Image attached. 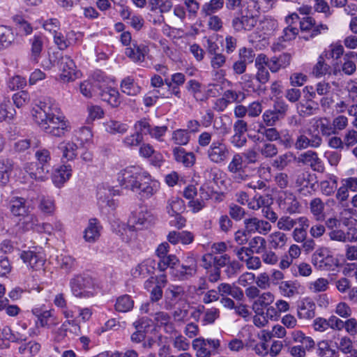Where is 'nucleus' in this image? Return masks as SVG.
<instances>
[{"instance_id": "nucleus-1", "label": "nucleus", "mask_w": 357, "mask_h": 357, "mask_svg": "<svg viewBox=\"0 0 357 357\" xmlns=\"http://www.w3.org/2000/svg\"><path fill=\"white\" fill-rule=\"evenodd\" d=\"M32 116L39 127L52 136L61 137L69 130V123L60 109L50 100L40 102L34 107Z\"/></svg>"}, {"instance_id": "nucleus-2", "label": "nucleus", "mask_w": 357, "mask_h": 357, "mask_svg": "<svg viewBox=\"0 0 357 357\" xmlns=\"http://www.w3.org/2000/svg\"><path fill=\"white\" fill-rule=\"evenodd\" d=\"M120 186L137 193L141 199H149L158 190V184L151 180L149 175L139 166H130L116 175Z\"/></svg>"}, {"instance_id": "nucleus-3", "label": "nucleus", "mask_w": 357, "mask_h": 357, "mask_svg": "<svg viewBox=\"0 0 357 357\" xmlns=\"http://www.w3.org/2000/svg\"><path fill=\"white\" fill-rule=\"evenodd\" d=\"M244 6L231 21V26L237 32L252 30L258 21L260 6L257 0H248Z\"/></svg>"}, {"instance_id": "nucleus-4", "label": "nucleus", "mask_w": 357, "mask_h": 357, "mask_svg": "<svg viewBox=\"0 0 357 357\" xmlns=\"http://www.w3.org/2000/svg\"><path fill=\"white\" fill-rule=\"evenodd\" d=\"M70 287L73 296L79 298H89L96 294L95 282L89 275H75L70 280Z\"/></svg>"}, {"instance_id": "nucleus-5", "label": "nucleus", "mask_w": 357, "mask_h": 357, "mask_svg": "<svg viewBox=\"0 0 357 357\" xmlns=\"http://www.w3.org/2000/svg\"><path fill=\"white\" fill-rule=\"evenodd\" d=\"M206 156L213 164H224L230 156V150L223 139L213 141L206 151Z\"/></svg>"}, {"instance_id": "nucleus-6", "label": "nucleus", "mask_w": 357, "mask_h": 357, "mask_svg": "<svg viewBox=\"0 0 357 357\" xmlns=\"http://www.w3.org/2000/svg\"><path fill=\"white\" fill-rule=\"evenodd\" d=\"M57 65L61 70L60 79L63 82H73L80 76L74 61L68 55H60Z\"/></svg>"}, {"instance_id": "nucleus-7", "label": "nucleus", "mask_w": 357, "mask_h": 357, "mask_svg": "<svg viewBox=\"0 0 357 357\" xmlns=\"http://www.w3.org/2000/svg\"><path fill=\"white\" fill-rule=\"evenodd\" d=\"M208 345L216 350L220 347V341L218 339H204L203 337L193 340L192 347L195 351L196 357H211L212 351L207 348Z\"/></svg>"}, {"instance_id": "nucleus-8", "label": "nucleus", "mask_w": 357, "mask_h": 357, "mask_svg": "<svg viewBox=\"0 0 357 357\" xmlns=\"http://www.w3.org/2000/svg\"><path fill=\"white\" fill-rule=\"evenodd\" d=\"M243 162V156L239 153H236L228 164L227 169L235 182L242 183L249 178V175L246 173Z\"/></svg>"}, {"instance_id": "nucleus-9", "label": "nucleus", "mask_w": 357, "mask_h": 357, "mask_svg": "<svg viewBox=\"0 0 357 357\" xmlns=\"http://www.w3.org/2000/svg\"><path fill=\"white\" fill-rule=\"evenodd\" d=\"M243 222L248 234L258 233L261 235H267L272 229V226L268 221L257 217L245 218Z\"/></svg>"}, {"instance_id": "nucleus-10", "label": "nucleus", "mask_w": 357, "mask_h": 357, "mask_svg": "<svg viewBox=\"0 0 357 357\" xmlns=\"http://www.w3.org/2000/svg\"><path fill=\"white\" fill-rule=\"evenodd\" d=\"M197 271V265L193 258L189 259L186 264L176 266L172 269L171 274L177 280L181 281L188 280L194 277Z\"/></svg>"}, {"instance_id": "nucleus-11", "label": "nucleus", "mask_w": 357, "mask_h": 357, "mask_svg": "<svg viewBox=\"0 0 357 357\" xmlns=\"http://www.w3.org/2000/svg\"><path fill=\"white\" fill-rule=\"evenodd\" d=\"M234 135L231 137V144L237 148L244 146L247 142L245 133L248 131V123L243 119H238L233 126Z\"/></svg>"}, {"instance_id": "nucleus-12", "label": "nucleus", "mask_w": 357, "mask_h": 357, "mask_svg": "<svg viewBox=\"0 0 357 357\" xmlns=\"http://www.w3.org/2000/svg\"><path fill=\"white\" fill-rule=\"evenodd\" d=\"M312 176L308 172H300L295 177V187L298 192L305 197L312 195L309 188L312 189L314 184L311 183Z\"/></svg>"}, {"instance_id": "nucleus-13", "label": "nucleus", "mask_w": 357, "mask_h": 357, "mask_svg": "<svg viewBox=\"0 0 357 357\" xmlns=\"http://www.w3.org/2000/svg\"><path fill=\"white\" fill-rule=\"evenodd\" d=\"M298 162L310 166L312 170L318 172H322L324 170L321 160L319 158L317 153L313 151L301 153L298 158Z\"/></svg>"}, {"instance_id": "nucleus-14", "label": "nucleus", "mask_w": 357, "mask_h": 357, "mask_svg": "<svg viewBox=\"0 0 357 357\" xmlns=\"http://www.w3.org/2000/svg\"><path fill=\"white\" fill-rule=\"evenodd\" d=\"M322 138L319 134H316L309 138L304 133L297 136L294 146L296 150L306 149L309 147L317 149L322 144Z\"/></svg>"}, {"instance_id": "nucleus-15", "label": "nucleus", "mask_w": 357, "mask_h": 357, "mask_svg": "<svg viewBox=\"0 0 357 357\" xmlns=\"http://www.w3.org/2000/svg\"><path fill=\"white\" fill-rule=\"evenodd\" d=\"M315 310L314 302L309 298H304L298 305L297 316L300 319H312L315 317Z\"/></svg>"}, {"instance_id": "nucleus-16", "label": "nucleus", "mask_w": 357, "mask_h": 357, "mask_svg": "<svg viewBox=\"0 0 357 357\" xmlns=\"http://www.w3.org/2000/svg\"><path fill=\"white\" fill-rule=\"evenodd\" d=\"M20 258L34 271L42 270L45 264V259L41 254L30 250L23 251L20 254Z\"/></svg>"}, {"instance_id": "nucleus-17", "label": "nucleus", "mask_w": 357, "mask_h": 357, "mask_svg": "<svg viewBox=\"0 0 357 357\" xmlns=\"http://www.w3.org/2000/svg\"><path fill=\"white\" fill-rule=\"evenodd\" d=\"M314 131H318L323 137H328L334 135L332 123L327 117H317L311 121Z\"/></svg>"}, {"instance_id": "nucleus-18", "label": "nucleus", "mask_w": 357, "mask_h": 357, "mask_svg": "<svg viewBox=\"0 0 357 357\" xmlns=\"http://www.w3.org/2000/svg\"><path fill=\"white\" fill-rule=\"evenodd\" d=\"M280 206L290 214L299 213L301 206L296 196L294 193L287 191L284 193Z\"/></svg>"}, {"instance_id": "nucleus-19", "label": "nucleus", "mask_w": 357, "mask_h": 357, "mask_svg": "<svg viewBox=\"0 0 357 357\" xmlns=\"http://www.w3.org/2000/svg\"><path fill=\"white\" fill-rule=\"evenodd\" d=\"M298 224L300 227L294 229L291 236L296 243H301L307 238V229L310 226V220L305 216H301L298 218Z\"/></svg>"}, {"instance_id": "nucleus-20", "label": "nucleus", "mask_w": 357, "mask_h": 357, "mask_svg": "<svg viewBox=\"0 0 357 357\" xmlns=\"http://www.w3.org/2000/svg\"><path fill=\"white\" fill-rule=\"evenodd\" d=\"M275 300L274 295L270 291L260 294L258 298L252 303V309L255 313L263 312L264 308L270 305Z\"/></svg>"}, {"instance_id": "nucleus-21", "label": "nucleus", "mask_w": 357, "mask_h": 357, "mask_svg": "<svg viewBox=\"0 0 357 357\" xmlns=\"http://www.w3.org/2000/svg\"><path fill=\"white\" fill-rule=\"evenodd\" d=\"M288 239L286 234L280 231H276L268 235L267 241L271 249L280 250L286 246Z\"/></svg>"}, {"instance_id": "nucleus-22", "label": "nucleus", "mask_w": 357, "mask_h": 357, "mask_svg": "<svg viewBox=\"0 0 357 357\" xmlns=\"http://www.w3.org/2000/svg\"><path fill=\"white\" fill-rule=\"evenodd\" d=\"M291 56L288 53H283L279 56H273L269 59L268 68L272 73H276L290 64Z\"/></svg>"}, {"instance_id": "nucleus-23", "label": "nucleus", "mask_w": 357, "mask_h": 357, "mask_svg": "<svg viewBox=\"0 0 357 357\" xmlns=\"http://www.w3.org/2000/svg\"><path fill=\"white\" fill-rule=\"evenodd\" d=\"M173 155L175 160L182 163L185 167H191L195 162V156L193 153H186L184 149L176 146L173 149Z\"/></svg>"}, {"instance_id": "nucleus-24", "label": "nucleus", "mask_w": 357, "mask_h": 357, "mask_svg": "<svg viewBox=\"0 0 357 357\" xmlns=\"http://www.w3.org/2000/svg\"><path fill=\"white\" fill-rule=\"evenodd\" d=\"M59 150L62 153V158L66 160H73L77 155V145L72 141H63L58 146Z\"/></svg>"}, {"instance_id": "nucleus-25", "label": "nucleus", "mask_w": 357, "mask_h": 357, "mask_svg": "<svg viewBox=\"0 0 357 357\" xmlns=\"http://www.w3.org/2000/svg\"><path fill=\"white\" fill-rule=\"evenodd\" d=\"M10 211L16 217L25 215L29 213V206L26 205L25 199L13 197L10 202Z\"/></svg>"}, {"instance_id": "nucleus-26", "label": "nucleus", "mask_w": 357, "mask_h": 357, "mask_svg": "<svg viewBox=\"0 0 357 357\" xmlns=\"http://www.w3.org/2000/svg\"><path fill=\"white\" fill-rule=\"evenodd\" d=\"M154 320L158 326H163L167 333L175 331L174 324L171 321L170 315L165 312H158L153 314Z\"/></svg>"}, {"instance_id": "nucleus-27", "label": "nucleus", "mask_w": 357, "mask_h": 357, "mask_svg": "<svg viewBox=\"0 0 357 357\" xmlns=\"http://www.w3.org/2000/svg\"><path fill=\"white\" fill-rule=\"evenodd\" d=\"M75 33L73 31L67 33L66 35L60 32H56L54 36V41L58 47L63 50L75 43Z\"/></svg>"}, {"instance_id": "nucleus-28", "label": "nucleus", "mask_w": 357, "mask_h": 357, "mask_svg": "<svg viewBox=\"0 0 357 357\" xmlns=\"http://www.w3.org/2000/svg\"><path fill=\"white\" fill-rule=\"evenodd\" d=\"M43 48V40L39 36H34L31 40L30 59L32 62L38 63Z\"/></svg>"}, {"instance_id": "nucleus-29", "label": "nucleus", "mask_w": 357, "mask_h": 357, "mask_svg": "<svg viewBox=\"0 0 357 357\" xmlns=\"http://www.w3.org/2000/svg\"><path fill=\"white\" fill-rule=\"evenodd\" d=\"M72 169L70 165H63L55 170L52 176L54 183L59 187L64 183L71 176Z\"/></svg>"}, {"instance_id": "nucleus-30", "label": "nucleus", "mask_w": 357, "mask_h": 357, "mask_svg": "<svg viewBox=\"0 0 357 357\" xmlns=\"http://www.w3.org/2000/svg\"><path fill=\"white\" fill-rule=\"evenodd\" d=\"M309 208L316 220L319 221L324 218L325 204L321 198L315 197L310 200Z\"/></svg>"}, {"instance_id": "nucleus-31", "label": "nucleus", "mask_w": 357, "mask_h": 357, "mask_svg": "<svg viewBox=\"0 0 357 357\" xmlns=\"http://www.w3.org/2000/svg\"><path fill=\"white\" fill-rule=\"evenodd\" d=\"M226 63V57L221 53L215 54L211 58V66L214 71V76L216 78H222L225 75V71L223 70H219Z\"/></svg>"}, {"instance_id": "nucleus-32", "label": "nucleus", "mask_w": 357, "mask_h": 357, "mask_svg": "<svg viewBox=\"0 0 357 357\" xmlns=\"http://www.w3.org/2000/svg\"><path fill=\"white\" fill-rule=\"evenodd\" d=\"M100 236V227L97 219L89 220L88 227L84 231V238L88 242H94Z\"/></svg>"}, {"instance_id": "nucleus-33", "label": "nucleus", "mask_w": 357, "mask_h": 357, "mask_svg": "<svg viewBox=\"0 0 357 357\" xmlns=\"http://www.w3.org/2000/svg\"><path fill=\"white\" fill-rule=\"evenodd\" d=\"M167 210L172 216L181 214L185 211L184 202L178 197H172L168 200Z\"/></svg>"}, {"instance_id": "nucleus-34", "label": "nucleus", "mask_w": 357, "mask_h": 357, "mask_svg": "<svg viewBox=\"0 0 357 357\" xmlns=\"http://www.w3.org/2000/svg\"><path fill=\"white\" fill-rule=\"evenodd\" d=\"M14 168L12 160L6 159L0 161V185H5L9 181V173Z\"/></svg>"}, {"instance_id": "nucleus-35", "label": "nucleus", "mask_w": 357, "mask_h": 357, "mask_svg": "<svg viewBox=\"0 0 357 357\" xmlns=\"http://www.w3.org/2000/svg\"><path fill=\"white\" fill-rule=\"evenodd\" d=\"M15 115V109L13 107L10 100L4 98L0 103V121L12 119Z\"/></svg>"}, {"instance_id": "nucleus-36", "label": "nucleus", "mask_w": 357, "mask_h": 357, "mask_svg": "<svg viewBox=\"0 0 357 357\" xmlns=\"http://www.w3.org/2000/svg\"><path fill=\"white\" fill-rule=\"evenodd\" d=\"M15 40V35L10 28L0 26V50L8 47Z\"/></svg>"}, {"instance_id": "nucleus-37", "label": "nucleus", "mask_w": 357, "mask_h": 357, "mask_svg": "<svg viewBox=\"0 0 357 357\" xmlns=\"http://www.w3.org/2000/svg\"><path fill=\"white\" fill-rule=\"evenodd\" d=\"M98 88L100 90V96L102 100L109 103L112 98L111 89L109 84L111 79L108 77H102L101 79H98Z\"/></svg>"}, {"instance_id": "nucleus-38", "label": "nucleus", "mask_w": 357, "mask_h": 357, "mask_svg": "<svg viewBox=\"0 0 357 357\" xmlns=\"http://www.w3.org/2000/svg\"><path fill=\"white\" fill-rule=\"evenodd\" d=\"M0 334L1 341L3 339H6L12 342H18L26 340L27 338L26 334L22 333L19 331H16L15 333H13L11 328L9 326L3 327Z\"/></svg>"}, {"instance_id": "nucleus-39", "label": "nucleus", "mask_w": 357, "mask_h": 357, "mask_svg": "<svg viewBox=\"0 0 357 357\" xmlns=\"http://www.w3.org/2000/svg\"><path fill=\"white\" fill-rule=\"evenodd\" d=\"M139 155L143 158H150L153 155L156 159L155 165H160L162 162V155L160 153L155 151L153 147L149 144H143L139 147Z\"/></svg>"}, {"instance_id": "nucleus-40", "label": "nucleus", "mask_w": 357, "mask_h": 357, "mask_svg": "<svg viewBox=\"0 0 357 357\" xmlns=\"http://www.w3.org/2000/svg\"><path fill=\"white\" fill-rule=\"evenodd\" d=\"M354 56V52H350L344 54L341 69L347 75H351L356 71V65L351 57Z\"/></svg>"}, {"instance_id": "nucleus-41", "label": "nucleus", "mask_w": 357, "mask_h": 357, "mask_svg": "<svg viewBox=\"0 0 357 357\" xmlns=\"http://www.w3.org/2000/svg\"><path fill=\"white\" fill-rule=\"evenodd\" d=\"M57 264L59 268L66 273H70L75 267V259L67 255H60L56 257Z\"/></svg>"}, {"instance_id": "nucleus-42", "label": "nucleus", "mask_w": 357, "mask_h": 357, "mask_svg": "<svg viewBox=\"0 0 357 357\" xmlns=\"http://www.w3.org/2000/svg\"><path fill=\"white\" fill-rule=\"evenodd\" d=\"M224 3V0H210L202 6V12L206 15H211L221 10Z\"/></svg>"}, {"instance_id": "nucleus-43", "label": "nucleus", "mask_w": 357, "mask_h": 357, "mask_svg": "<svg viewBox=\"0 0 357 357\" xmlns=\"http://www.w3.org/2000/svg\"><path fill=\"white\" fill-rule=\"evenodd\" d=\"M178 259L175 255H166L160 258L158 266L160 271H165L167 268H170L171 272L172 269H175L178 265Z\"/></svg>"}, {"instance_id": "nucleus-44", "label": "nucleus", "mask_w": 357, "mask_h": 357, "mask_svg": "<svg viewBox=\"0 0 357 357\" xmlns=\"http://www.w3.org/2000/svg\"><path fill=\"white\" fill-rule=\"evenodd\" d=\"M297 223L298 224V218L294 219L289 216H282L277 222V227L280 231H289Z\"/></svg>"}, {"instance_id": "nucleus-45", "label": "nucleus", "mask_w": 357, "mask_h": 357, "mask_svg": "<svg viewBox=\"0 0 357 357\" xmlns=\"http://www.w3.org/2000/svg\"><path fill=\"white\" fill-rule=\"evenodd\" d=\"M331 123L334 135H335L347 128L349 125V119L346 116L338 115L333 118Z\"/></svg>"}, {"instance_id": "nucleus-46", "label": "nucleus", "mask_w": 357, "mask_h": 357, "mask_svg": "<svg viewBox=\"0 0 357 357\" xmlns=\"http://www.w3.org/2000/svg\"><path fill=\"white\" fill-rule=\"evenodd\" d=\"M133 307V301L128 295H123L117 298L115 304L116 310L119 312H126Z\"/></svg>"}, {"instance_id": "nucleus-47", "label": "nucleus", "mask_w": 357, "mask_h": 357, "mask_svg": "<svg viewBox=\"0 0 357 357\" xmlns=\"http://www.w3.org/2000/svg\"><path fill=\"white\" fill-rule=\"evenodd\" d=\"M260 142H262V144L258 146L257 150L264 157L273 158L278 154V151L276 145L269 142H262V140Z\"/></svg>"}, {"instance_id": "nucleus-48", "label": "nucleus", "mask_w": 357, "mask_h": 357, "mask_svg": "<svg viewBox=\"0 0 357 357\" xmlns=\"http://www.w3.org/2000/svg\"><path fill=\"white\" fill-rule=\"evenodd\" d=\"M317 354L319 357H337V352L333 349L328 341L322 340L317 344Z\"/></svg>"}, {"instance_id": "nucleus-49", "label": "nucleus", "mask_w": 357, "mask_h": 357, "mask_svg": "<svg viewBox=\"0 0 357 357\" xmlns=\"http://www.w3.org/2000/svg\"><path fill=\"white\" fill-rule=\"evenodd\" d=\"M38 224V220L36 215L29 214L27 213L25 215L23 216V221L22 222L23 231H36Z\"/></svg>"}, {"instance_id": "nucleus-50", "label": "nucleus", "mask_w": 357, "mask_h": 357, "mask_svg": "<svg viewBox=\"0 0 357 357\" xmlns=\"http://www.w3.org/2000/svg\"><path fill=\"white\" fill-rule=\"evenodd\" d=\"M190 135L187 130L178 129L172 133V140L175 144L182 146L186 145L190 141Z\"/></svg>"}, {"instance_id": "nucleus-51", "label": "nucleus", "mask_w": 357, "mask_h": 357, "mask_svg": "<svg viewBox=\"0 0 357 357\" xmlns=\"http://www.w3.org/2000/svg\"><path fill=\"white\" fill-rule=\"evenodd\" d=\"M329 282L328 279L319 278L309 284V289L314 293L322 292L328 288Z\"/></svg>"}, {"instance_id": "nucleus-52", "label": "nucleus", "mask_w": 357, "mask_h": 357, "mask_svg": "<svg viewBox=\"0 0 357 357\" xmlns=\"http://www.w3.org/2000/svg\"><path fill=\"white\" fill-rule=\"evenodd\" d=\"M319 187L323 195L326 196H331L334 193L337 188V181L335 178L330 181H321L319 183Z\"/></svg>"}, {"instance_id": "nucleus-53", "label": "nucleus", "mask_w": 357, "mask_h": 357, "mask_svg": "<svg viewBox=\"0 0 357 357\" xmlns=\"http://www.w3.org/2000/svg\"><path fill=\"white\" fill-rule=\"evenodd\" d=\"M39 321L41 326L50 328L52 325L57 324L58 321L54 317L52 310H45L39 315Z\"/></svg>"}, {"instance_id": "nucleus-54", "label": "nucleus", "mask_w": 357, "mask_h": 357, "mask_svg": "<svg viewBox=\"0 0 357 357\" xmlns=\"http://www.w3.org/2000/svg\"><path fill=\"white\" fill-rule=\"evenodd\" d=\"M260 26L264 34L270 35L277 29L278 24L277 20L266 17L261 21Z\"/></svg>"}, {"instance_id": "nucleus-55", "label": "nucleus", "mask_w": 357, "mask_h": 357, "mask_svg": "<svg viewBox=\"0 0 357 357\" xmlns=\"http://www.w3.org/2000/svg\"><path fill=\"white\" fill-rule=\"evenodd\" d=\"M250 250H255L259 254L266 249V241L264 238L257 236L253 237L249 242Z\"/></svg>"}, {"instance_id": "nucleus-56", "label": "nucleus", "mask_w": 357, "mask_h": 357, "mask_svg": "<svg viewBox=\"0 0 357 357\" xmlns=\"http://www.w3.org/2000/svg\"><path fill=\"white\" fill-rule=\"evenodd\" d=\"M338 349L344 354H353L357 349L354 348L353 342L348 336H343L340 339Z\"/></svg>"}, {"instance_id": "nucleus-57", "label": "nucleus", "mask_w": 357, "mask_h": 357, "mask_svg": "<svg viewBox=\"0 0 357 357\" xmlns=\"http://www.w3.org/2000/svg\"><path fill=\"white\" fill-rule=\"evenodd\" d=\"M13 103L18 108L26 105L30 100V96L26 91H21L15 93L13 96Z\"/></svg>"}, {"instance_id": "nucleus-58", "label": "nucleus", "mask_w": 357, "mask_h": 357, "mask_svg": "<svg viewBox=\"0 0 357 357\" xmlns=\"http://www.w3.org/2000/svg\"><path fill=\"white\" fill-rule=\"evenodd\" d=\"M329 68L330 66L324 61V58L320 56L317 63L313 68L312 73L316 77H321L328 72Z\"/></svg>"}, {"instance_id": "nucleus-59", "label": "nucleus", "mask_w": 357, "mask_h": 357, "mask_svg": "<svg viewBox=\"0 0 357 357\" xmlns=\"http://www.w3.org/2000/svg\"><path fill=\"white\" fill-rule=\"evenodd\" d=\"M262 261L269 266H275L279 261L278 255L271 250H264L261 255Z\"/></svg>"}, {"instance_id": "nucleus-60", "label": "nucleus", "mask_w": 357, "mask_h": 357, "mask_svg": "<svg viewBox=\"0 0 357 357\" xmlns=\"http://www.w3.org/2000/svg\"><path fill=\"white\" fill-rule=\"evenodd\" d=\"M257 132L262 134L271 142L276 141L280 138V133L275 128H266L263 125H261Z\"/></svg>"}, {"instance_id": "nucleus-61", "label": "nucleus", "mask_w": 357, "mask_h": 357, "mask_svg": "<svg viewBox=\"0 0 357 357\" xmlns=\"http://www.w3.org/2000/svg\"><path fill=\"white\" fill-rule=\"evenodd\" d=\"M344 146L350 148L357 144V131L353 128L346 131L343 136Z\"/></svg>"}, {"instance_id": "nucleus-62", "label": "nucleus", "mask_w": 357, "mask_h": 357, "mask_svg": "<svg viewBox=\"0 0 357 357\" xmlns=\"http://www.w3.org/2000/svg\"><path fill=\"white\" fill-rule=\"evenodd\" d=\"M173 346L179 351L187 352L190 348V342L184 336L178 335L173 340Z\"/></svg>"}, {"instance_id": "nucleus-63", "label": "nucleus", "mask_w": 357, "mask_h": 357, "mask_svg": "<svg viewBox=\"0 0 357 357\" xmlns=\"http://www.w3.org/2000/svg\"><path fill=\"white\" fill-rule=\"evenodd\" d=\"M335 313L342 318H349L352 314V310L345 302L339 303L335 309Z\"/></svg>"}, {"instance_id": "nucleus-64", "label": "nucleus", "mask_w": 357, "mask_h": 357, "mask_svg": "<svg viewBox=\"0 0 357 357\" xmlns=\"http://www.w3.org/2000/svg\"><path fill=\"white\" fill-rule=\"evenodd\" d=\"M343 328L350 336L357 335V319L354 317H349L344 321Z\"/></svg>"}]
</instances>
